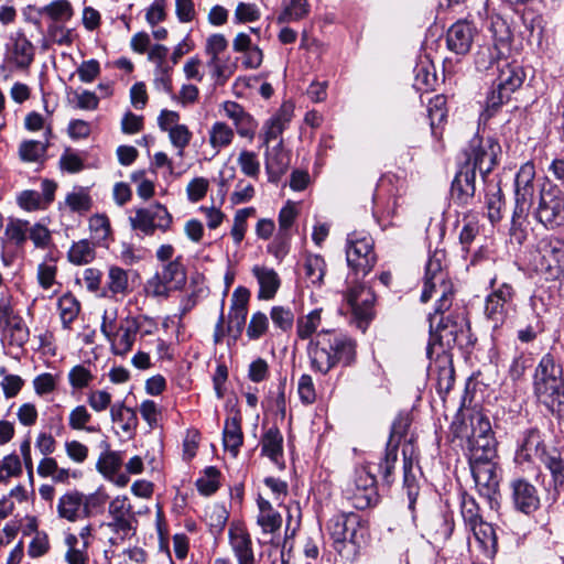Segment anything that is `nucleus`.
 Instances as JSON below:
<instances>
[{
	"label": "nucleus",
	"instance_id": "nucleus-21",
	"mask_svg": "<svg viewBox=\"0 0 564 564\" xmlns=\"http://www.w3.org/2000/svg\"><path fill=\"white\" fill-rule=\"evenodd\" d=\"M534 177L535 169L531 162L524 163L518 171L514 180V195L517 205H532L534 195Z\"/></svg>",
	"mask_w": 564,
	"mask_h": 564
},
{
	"label": "nucleus",
	"instance_id": "nucleus-17",
	"mask_svg": "<svg viewBox=\"0 0 564 564\" xmlns=\"http://www.w3.org/2000/svg\"><path fill=\"white\" fill-rule=\"evenodd\" d=\"M378 465L379 463L373 465L367 464L356 469L352 486L356 487V489L364 490V496H360L356 502L357 509H366L377 500V477L373 474V467L379 469ZM378 471L381 475V471Z\"/></svg>",
	"mask_w": 564,
	"mask_h": 564
},
{
	"label": "nucleus",
	"instance_id": "nucleus-8",
	"mask_svg": "<svg viewBox=\"0 0 564 564\" xmlns=\"http://www.w3.org/2000/svg\"><path fill=\"white\" fill-rule=\"evenodd\" d=\"M186 283V270L182 263V257L175 258L163 264L145 283V292L153 297H167L172 291L182 289Z\"/></svg>",
	"mask_w": 564,
	"mask_h": 564
},
{
	"label": "nucleus",
	"instance_id": "nucleus-11",
	"mask_svg": "<svg viewBox=\"0 0 564 564\" xmlns=\"http://www.w3.org/2000/svg\"><path fill=\"white\" fill-rule=\"evenodd\" d=\"M172 223V215L160 203L147 208H138L135 215L130 217L132 229L139 230L145 236H152L156 229L166 232Z\"/></svg>",
	"mask_w": 564,
	"mask_h": 564
},
{
	"label": "nucleus",
	"instance_id": "nucleus-13",
	"mask_svg": "<svg viewBox=\"0 0 564 564\" xmlns=\"http://www.w3.org/2000/svg\"><path fill=\"white\" fill-rule=\"evenodd\" d=\"M345 299L351 308L358 328L365 330L375 315L373 303L376 297L373 292L362 284H355L349 288Z\"/></svg>",
	"mask_w": 564,
	"mask_h": 564
},
{
	"label": "nucleus",
	"instance_id": "nucleus-39",
	"mask_svg": "<svg viewBox=\"0 0 564 564\" xmlns=\"http://www.w3.org/2000/svg\"><path fill=\"white\" fill-rule=\"evenodd\" d=\"M110 416L112 422L119 423L124 432H131L138 426L137 412L121 402L111 405Z\"/></svg>",
	"mask_w": 564,
	"mask_h": 564
},
{
	"label": "nucleus",
	"instance_id": "nucleus-32",
	"mask_svg": "<svg viewBox=\"0 0 564 564\" xmlns=\"http://www.w3.org/2000/svg\"><path fill=\"white\" fill-rule=\"evenodd\" d=\"M454 531V520L447 513H437L427 522V533L435 542L447 541Z\"/></svg>",
	"mask_w": 564,
	"mask_h": 564
},
{
	"label": "nucleus",
	"instance_id": "nucleus-48",
	"mask_svg": "<svg viewBox=\"0 0 564 564\" xmlns=\"http://www.w3.org/2000/svg\"><path fill=\"white\" fill-rule=\"evenodd\" d=\"M284 10L278 18L279 23L297 21L307 13L306 0H283Z\"/></svg>",
	"mask_w": 564,
	"mask_h": 564
},
{
	"label": "nucleus",
	"instance_id": "nucleus-62",
	"mask_svg": "<svg viewBox=\"0 0 564 564\" xmlns=\"http://www.w3.org/2000/svg\"><path fill=\"white\" fill-rule=\"evenodd\" d=\"M112 395L106 390H95L88 393L87 403L96 412H104L110 405Z\"/></svg>",
	"mask_w": 564,
	"mask_h": 564
},
{
	"label": "nucleus",
	"instance_id": "nucleus-40",
	"mask_svg": "<svg viewBox=\"0 0 564 564\" xmlns=\"http://www.w3.org/2000/svg\"><path fill=\"white\" fill-rule=\"evenodd\" d=\"M57 306L64 328H69L79 314V302L72 294H64L59 297Z\"/></svg>",
	"mask_w": 564,
	"mask_h": 564
},
{
	"label": "nucleus",
	"instance_id": "nucleus-57",
	"mask_svg": "<svg viewBox=\"0 0 564 564\" xmlns=\"http://www.w3.org/2000/svg\"><path fill=\"white\" fill-rule=\"evenodd\" d=\"M65 202L72 212H76L79 214L88 212L91 207V198L83 189L69 193L66 196Z\"/></svg>",
	"mask_w": 564,
	"mask_h": 564
},
{
	"label": "nucleus",
	"instance_id": "nucleus-59",
	"mask_svg": "<svg viewBox=\"0 0 564 564\" xmlns=\"http://www.w3.org/2000/svg\"><path fill=\"white\" fill-rule=\"evenodd\" d=\"M455 381V371L452 364L440 367L436 377V389L440 394H446L451 391Z\"/></svg>",
	"mask_w": 564,
	"mask_h": 564
},
{
	"label": "nucleus",
	"instance_id": "nucleus-44",
	"mask_svg": "<svg viewBox=\"0 0 564 564\" xmlns=\"http://www.w3.org/2000/svg\"><path fill=\"white\" fill-rule=\"evenodd\" d=\"M234 139V130L225 122L217 121L209 130V143L214 149L228 147Z\"/></svg>",
	"mask_w": 564,
	"mask_h": 564
},
{
	"label": "nucleus",
	"instance_id": "nucleus-28",
	"mask_svg": "<svg viewBox=\"0 0 564 564\" xmlns=\"http://www.w3.org/2000/svg\"><path fill=\"white\" fill-rule=\"evenodd\" d=\"M252 273L260 286L258 297L260 300L273 299L281 284L278 273L273 269L263 265H254Z\"/></svg>",
	"mask_w": 564,
	"mask_h": 564
},
{
	"label": "nucleus",
	"instance_id": "nucleus-35",
	"mask_svg": "<svg viewBox=\"0 0 564 564\" xmlns=\"http://www.w3.org/2000/svg\"><path fill=\"white\" fill-rule=\"evenodd\" d=\"M322 323V308H315L296 321V335L300 339H312Z\"/></svg>",
	"mask_w": 564,
	"mask_h": 564
},
{
	"label": "nucleus",
	"instance_id": "nucleus-3",
	"mask_svg": "<svg viewBox=\"0 0 564 564\" xmlns=\"http://www.w3.org/2000/svg\"><path fill=\"white\" fill-rule=\"evenodd\" d=\"M327 530L337 553L346 561H355L365 543L367 531L360 517L354 512L336 514L329 520Z\"/></svg>",
	"mask_w": 564,
	"mask_h": 564
},
{
	"label": "nucleus",
	"instance_id": "nucleus-7",
	"mask_svg": "<svg viewBox=\"0 0 564 564\" xmlns=\"http://www.w3.org/2000/svg\"><path fill=\"white\" fill-rule=\"evenodd\" d=\"M346 260L356 276H366L377 262L372 238L362 232L349 234L346 243Z\"/></svg>",
	"mask_w": 564,
	"mask_h": 564
},
{
	"label": "nucleus",
	"instance_id": "nucleus-27",
	"mask_svg": "<svg viewBox=\"0 0 564 564\" xmlns=\"http://www.w3.org/2000/svg\"><path fill=\"white\" fill-rule=\"evenodd\" d=\"M549 452L542 441L541 434L536 429L528 430L518 449V456L524 460L540 459L542 460Z\"/></svg>",
	"mask_w": 564,
	"mask_h": 564
},
{
	"label": "nucleus",
	"instance_id": "nucleus-23",
	"mask_svg": "<svg viewBox=\"0 0 564 564\" xmlns=\"http://www.w3.org/2000/svg\"><path fill=\"white\" fill-rule=\"evenodd\" d=\"M506 61L496 43L479 45L474 55L475 68L480 74H488L498 69Z\"/></svg>",
	"mask_w": 564,
	"mask_h": 564
},
{
	"label": "nucleus",
	"instance_id": "nucleus-22",
	"mask_svg": "<svg viewBox=\"0 0 564 564\" xmlns=\"http://www.w3.org/2000/svg\"><path fill=\"white\" fill-rule=\"evenodd\" d=\"M476 173L469 165H464L456 174L452 183V197L460 205H467L475 195Z\"/></svg>",
	"mask_w": 564,
	"mask_h": 564
},
{
	"label": "nucleus",
	"instance_id": "nucleus-41",
	"mask_svg": "<svg viewBox=\"0 0 564 564\" xmlns=\"http://www.w3.org/2000/svg\"><path fill=\"white\" fill-rule=\"evenodd\" d=\"M65 544L68 547L65 554L68 564H88L87 549L89 541L83 542L82 547H79L78 538L75 534H68L65 538Z\"/></svg>",
	"mask_w": 564,
	"mask_h": 564
},
{
	"label": "nucleus",
	"instance_id": "nucleus-33",
	"mask_svg": "<svg viewBox=\"0 0 564 564\" xmlns=\"http://www.w3.org/2000/svg\"><path fill=\"white\" fill-rule=\"evenodd\" d=\"M531 206L517 205L514 206L511 226L509 229L511 240L518 245H522L528 237L527 231V217Z\"/></svg>",
	"mask_w": 564,
	"mask_h": 564
},
{
	"label": "nucleus",
	"instance_id": "nucleus-38",
	"mask_svg": "<svg viewBox=\"0 0 564 564\" xmlns=\"http://www.w3.org/2000/svg\"><path fill=\"white\" fill-rule=\"evenodd\" d=\"M95 256V245L87 239L74 242L67 253L69 262L76 265L91 262Z\"/></svg>",
	"mask_w": 564,
	"mask_h": 564
},
{
	"label": "nucleus",
	"instance_id": "nucleus-56",
	"mask_svg": "<svg viewBox=\"0 0 564 564\" xmlns=\"http://www.w3.org/2000/svg\"><path fill=\"white\" fill-rule=\"evenodd\" d=\"M274 326L281 330H290L294 323V314L291 308L284 306H273L270 313Z\"/></svg>",
	"mask_w": 564,
	"mask_h": 564
},
{
	"label": "nucleus",
	"instance_id": "nucleus-36",
	"mask_svg": "<svg viewBox=\"0 0 564 564\" xmlns=\"http://www.w3.org/2000/svg\"><path fill=\"white\" fill-rule=\"evenodd\" d=\"M412 458L408 457L406 451L403 448V488L406 491L410 510H414L420 490L416 478L412 474Z\"/></svg>",
	"mask_w": 564,
	"mask_h": 564
},
{
	"label": "nucleus",
	"instance_id": "nucleus-60",
	"mask_svg": "<svg viewBox=\"0 0 564 564\" xmlns=\"http://www.w3.org/2000/svg\"><path fill=\"white\" fill-rule=\"evenodd\" d=\"M473 531L476 540L485 547L489 544H496L495 529L490 523L485 522L482 519L475 527L468 528Z\"/></svg>",
	"mask_w": 564,
	"mask_h": 564
},
{
	"label": "nucleus",
	"instance_id": "nucleus-51",
	"mask_svg": "<svg viewBox=\"0 0 564 564\" xmlns=\"http://www.w3.org/2000/svg\"><path fill=\"white\" fill-rule=\"evenodd\" d=\"M550 470L555 487L564 485V460L558 453L553 451L549 453L542 460Z\"/></svg>",
	"mask_w": 564,
	"mask_h": 564
},
{
	"label": "nucleus",
	"instance_id": "nucleus-4",
	"mask_svg": "<svg viewBox=\"0 0 564 564\" xmlns=\"http://www.w3.org/2000/svg\"><path fill=\"white\" fill-rule=\"evenodd\" d=\"M497 70L498 76L494 80V88L486 99V112L489 117L522 86L525 77L521 66L508 61L503 62Z\"/></svg>",
	"mask_w": 564,
	"mask_h": 564
},
{
	"label": "nucleus",
	"instance_id": "nucleus-34",
	"mask_svg": "<svg viewBox=\"0 0 564 564\" xmlns=\"http://www.w3.org/2000/svg\"><path fill=\"white\" fill-rule=\"evenodd\" d=\"M29 221L10 218L6 225L3 241L21 248L28 240Z\"/></svg>",
	"mask_w": 564,
	"mask_h": 564
},
{
	"label": "nucleus",
	"instance_id": "nucleus-26",
	"mask_svg": "<svg viewBox=\"0 0 564 564\" xmlns=\"http://www.w3.org/2000/svg\"><path fill=\"white\" fill-rule=\"evenodd\" d=\"M84 494L72 490L64 494L57 502V514L69 522H75L84 517Z\"/></svg>",
	"mask_w": 564,
	"mask_h": 564
},
{
	"label": "nucleus",
	"instance_id": "nucleus-52",
	"mask_svg": "<svg viewBox=\"0 0 564 564\" xmlns=\"http://www.w3.org/2000/svg\"><path fill=\"white\" fill-rule=\"evenodd\" d=\"M91 420V414L88 412L85 405L75 406L68 416V425L72 430L87 431L89 433L95 432V427L87 426V423Z\"/></svg>",
	"mask_w": 564,
	"mask_h": 564
},
{
	"label": "nucleus",
	"instance_id": "nucleus-42",
	"mask_svg": "<svg viewBox=\"0 0 564 564\" xmlns=\"http://www.w3.org/2000/svg\"><path fill=\"white\" fill-rule=\"evenodd\" d=\"M13 55L19 67H28L34 58V46L23 34L14 39Z\"/></svg>",
	"mask_w": 564,
	"mask_h": 564
},
{
	"label": "nucleus",
	"instance_id": "nucleus-45",
	"mask_svg": "<svg viewBox=\"0 0 564 564\" xmlns=\"http://www.w3.org/2000/svg\"><path fill=\"white\" fill-rule=\"evenodd\" d=\"M460 513L467 528L475 527L482 519L475 498L466 492L462 495Z\"/></svg>",
	"mask_w": 564,
	"mask_h": 564
},
{
	"label": "nucleus",
	"instance_id": "nucleus-47",
	"mask_svg": "<svg viewBox=\"0 0 564 564\" xmlns=\"http://www.w3.org/2000/svg\"><path fill=\"white\" fill-rule=\"evenodd\" d=\"M54 21H67L73 17V8L68 0H55L39 10Z\"/></svg>",
	"mask_w": 564,
	"mask_h": 564
},
{
	"label": "nucleus",
	"instance_id": "nucleus-1",
	"mask_svg": "<svg viewBox=\"0 0 564 564\" xmlns=\"http://www.w3.org/2000/svg\"><path fill=\"white\" fill-rule=\"evenodd\" d=\"M444 259L443 251H435L425 265L421 301L425 303L433 296H437L435 311L429 315L431 333L429 355L435 344L443 349H452L456 346L464 348L473 343L470 326L463 313L452 312L444 316L452 307L454 300V286L444 270Z\"/></svg>",
	"mask_w": 564,
	"mask_h": 564
},
{
	"label": "nucleus",
	"instance_id": "nucleus-25",
	"mask_svg": "<svg viewBox=\"0 0 564 564\" xmlns=\"http://www.w3.org/2000/svg\"><path fill=\"white\" fill-rule=\"evenodd\" d=\"M291 158L288 151L283 149L282 141L265 152V170L270 182H278L288 171Z\"/></svg>",
	"mask_w": 564,
	"mask_h": 564
},
{
	"label": "nucleus",
	"instance_id": "nucleus-61",
	"mask_svg": "<svg viewBox=\"0 0 564 564\" xmlns=\"http://www.w3.org/2000/svg\"><path fill=\"white\" fill-rule=\"evenodd\" d=\"M248 312L240 311H234L230 310L228 314V326H227V334L232 338L234 341H236L246 325V318H247Z\"/></svg>",
	"mask_w": 564,
	"mask_h": 564
},
{
	"label": "nucleus",
	"instance_id": "nucleus-5",
	"mask_svg": "<svg viewBox=\"0 0 564 564\" xmlns=\"http://www.w3.org/2000/svg\"><path fill=\"white\" fill-rule=\"evenodd\" d=\"M491 292L486 296L484 314L494 328L502 326L514 311V288L507 282L498 283L497 276L489 281Z\"/></svg>",
	"mask_w": 564,
	"mask_h": 564
},
{
	"label": "nucleus",
	"instance_id": "nucleus-50",
	"mask_svg": "<svg viewBox=\"0 0 564 564\" xmlns=\"http://www.w3.org/2000/svg\"><path fill=\"white\" fill-rule=\"evenodd\" d=\"M107 288L113 295L126 294L129 288L127 271L119 267H111L108 272Z\"/></svg>",
	"mask_w": 564,
	"mask_h": 564
},
{
	"label": "nucleus",
	"instance_id": "nucleus-15",
	"mask_svg": "<svg viewBox=\"0 0 564 564\" xmlns=\"http://www.w3.org/2000/svg\"><path fill=\"white\" fill-rule=\"evenodd\" d=\"M534 391L550 411L561 413L564 411V380L562 377L534 381Z\"/></svg>",
	"mask_w": 564,
	"mask_h": 564
},
{
	"label": "nucleus",
	"instance_id": "nucleus-49",
	"mask_svg": "<svg viewBox=\"0 0 564 564\" xmlns=\"http://www.w3.org/2000/svg\"><path fill=\"white\" fill-rule=\"evenodd\" d=\"M553 377H562V367L555 362L551 354H546L542 357L535 369L534 381H540V379L549 380V378L553 379Z\"/></svg>",
	"mask_w": 564,
	"mask_h": 564
},
{
	"label": "nucleus",
	"instance_id": "nucleus-58",
	"mask_svg": "<svg viewBox=\"0 0 564 564\" xmlns=\"http://www.w3.org/2000/svg\"><path fill=\"white\" fill-rule=\"evenodd\" d=\"M169 137L174 147L178 149V155L182 156L185 147L189 143L192 133L185 124H175L170 128Z\"/></svg>",
	"mask_w": 564,
	"mask_h": 564
},
{
	"label": "nucleus",
	"instance_id": "nucleus-55",
	"mask_svg": "<svg viewBox=\"0 0 564 564\" xmlns=\"http://www.w3.org/2000/svg\"><path fill=\"white\" fill-rule=\"evenodd\" d=\"M219 475L220 473L216 467H207L205 469V476L196 481L198 491L205 496L216 492L219 486Z\"/></svg>",
	"mask_w": 564,
	"mask_h": 564
},
{
	"label": "nucleus",
	"instance_id": "nucleus-46",
	"mask_svg": "<svg viewBox=\"0 0 564 564\" xmlns=\"http://www.w3.org/2000/svg\"><path fill=\"white\" fill-rule=\"evenodd\" d=\"M47 144L41 141H23L19 147L20 159L24 162H40L45 156Z\"/></svg>",
	"mask_w": 564,
	"mask_h": 564
},
{
	"label": "nucleus",
	"instance_id": "nucleus-24",
	"mask_svg": "<svg viewBox=\"0 0 564 564\" xmlns=\"http://www.w3.org/2000/svg\"><path fill=\"white\" fill-rule=\"evenodd\" d=\"M229 542L238 564H256L250 534L241 527L229 529Z\"/></svg>",
	"mask_w": 564,
	"mask_h": 564
},
{
	"label": "nucleus",
	"instance_id": "nucleus-54",
	"mask_svg": "<svg viewBox=\"0 0 564 564\" xmlns=\"http://www.w3.org/2000/svg\"><path fill=\"white\" fill-rule=\"evenodd\" d=\"M237 162L245 175L251 178H258L260 174V162L254 152L247 150L241 151Z\"/></svg>",
	"mask_w": 564,
	"mask_h": 564
},
{
	"label": "nucleus",
	"instance_id": "nucleus-64",
	"mask_svg": "<svg viewBox=\"0 0 564 564\" xmlns=\"http://www.w3.org/2000/svg\"><path fill=\"white\" fill-rule=\"evenodd\" d=\"M297 392L301 401L305 404H312L316 400L314 382L310 375H302L300 377Z\"/></svg>",
	"mask_w": 564,
	"mask_h": 564
},
{
	"label": "nucleus",
	"instance_id": "nucleus-63",
	"mask_svg": "<svg viewBox=\"0 0 564 564\" xmlns=\"http://www.w3.org/2000/svg\"><path fill=\"white\" fill-rule=\"evenodd\" d=\"M91 372L82 365L73 367L68 373V380L73 388L83 389L93 380Z\"/></svg>",
	"mask_w": 564,
	"mask_h": 564
},
{
	"label": "nucleus",
	"instance_id": "nucleus-30",
	"mask_svg": "<svg viewBox=\"0 0 564 564\" xmlns=\"http://www.w3.org/2000/svg\"><path fill=\"white\" fill-rule=\"evenodd\" d=\"M469 463L495 460L497 458V441L495 436L468 442Z\"/></svg>",
	"mask_w": 564,
	"mask_h": 564
},
{
	"label": "nucleus",
	"instance_id": "nucleus-37",
	"mask_svg": "<svg viewBox=\"0 0 564 564\" xmlns=\"http://www.w3.org/2000/svg\"><path fill=\"white\" fill-rule=\"evenodd\" d=\"M539 250L544 259H550L547 268L564 265V242L562 240H542Z\"/></svg>",
	"mask_w": 564,
	"mask_h": 564
},
{
	"label": "nucleus",
	"instance_id": "nucleus-6",
	"mask_svg": "<svg viewBox=\"0 0 564 564\" xmlns=\"http://www.w3.org/2000/svg\"><path fill=\"white\" fill-rule=\"evenodd\" d=\"M533 217L547 229L564 223V193L557 185L549 181L542 185Z\"/></svg>",
	"mask_w": 564,
	"mask_h": 564
},
{
	"label": "nucleus",
	"instance_id": "nucleus-16",
	"mask_svg": "<svg viewBox=\"0 0 564 564\" xmlns=\"http://www.w3.org/2000/svg\"><path fill=\"white\" fill-rule=\"evenodd\" d=\"M511 500L513 507L524 513L531 514L540 507V498L536 488L523 478L513 479L510 482Z\"/></svg>",
	"mask_w": 564,
	"mask_h": 564
},
{
	"label": "nucleus",
	"instance_id": "nucleus-10",
	"mask_svg": "<svg viewBox=\"0 0 564 564\" xmlns=\"http://www.w3.org/2000/svg\"><path fill=\"white\" fill-rule=\"evenodd\" d=\"M500 150L499 144L492 139H482L474 137L466 150V164L470 170L479 171L485 177L489 174L497 162V153Z\"/></svg>",
	"mask_w": 564,
	"mask_h": 564
},
{
	"label": "nucleus",
	"instance_id": "nucleus-14",
	"mask_svg": "<svg viewBox=\"0 0 564 564\" xmlns=\"http://www.w3.org/2000/svg\"><path fill=\"white\" fill-rule=\"evenodd\" d=\"M111 521L106 525L115 533H121V538L126 539L130 531L135 533L137 523L132 506L126 496H118L112 499L108 508Z\"/></svg>",
	"mask_w": 564,
	"mask_h": 564
},
{
	"label": "nucleus",
	"instance_id": "nucleus-18",
	"mask_svg": "<svg viewBox=\"0 0 564 564\" xmlns=\"http://www.w3.org/2000/svg\"><path fill=\"white\" fill-rule=\"evenodd\" d=\"M476 487L480 495L490 498L499 487L497 463L495 460L469 463Z\"/></svg>",
	"mask_w": 564,
	"mask_h": 564
},
{
	"label": "nucleus",
	"instance_id": "nucleus-20",
	"mask_svg": "<svg viewBox=\"0 0 564 564\" xmlns=\"http://www.w3.org/2000/svg\"><path fill=\"white\" fill-rule=\"evenodd\" d=\"M457 437H466L467 442L494 436L489 419L481 412H473L467 421H463L456 430Z\"/></svg>",
	"mask_w": 564,
	"mask_h": 564
},
{
	"label": "nucleus",
	"instance_id": "nucleus-19",
	"mask_svg": "<svg viewBox=\"0 0 564 564\" xmlns=\"http://www.w3.org/2000/svg\"><path fill=\"white\" fill-rule=\"evenodd\" d=\"M476 34V28L473 23L466 20H459L455 22L446 34V44L449 51L456 54H466L469 52L474 37Z\"/></svg>",
	"mask_w": 564,
	"mask_h": 564
},
{
	"label": "nucleus",
	"instance_id": "nucleus-2",
	"mask_svg": "<svg viewBox=\"0 0 564 564\" xmlns=\"http://www.w3.org/2000/svg\"><path fill=\"white\" fill-rule=\"evenodd\" d=\"M307 354L314 370L326 375L337 364L349 366L356 357V343L343 333L322 329L311 339Z\"/></svg>",
	"mask_w": 564,
	"mask_h": 564
},
{
	"label": "nucleus",
	"instance_id": "nucleus-43",
	"mask_svg": "<svg viewBox=\"0 0 564 564\" xmlns=\"http://www.w3.org/2000/svg\"><path fill=\"white\" fill-rule=\"evenodd\" d=\"M325 261L321 256H307L304 261V272L306 280L311 284L319 286L323 283L325 275Z\"/></svg>",
	"mask_w": 564,
	"mask_h": 564
},
{
	"label": "nucleus",
	"instance_id": "nucleus-31",
	"mask_svg": "<svg viewBox=\"0 0 564 564\" xmlns=\"http://www.w3.org/2000/svg\"><path fill=\"white\" fill-rule=\"evenodd\" d=\"M223 442L226 449L236 456L243 442V434L241 431V419L238 415L228 417L225 421Z\"/></svg>",
	"mask_w": 564,
	"mask_h": 564
},
{
	"label": "nucleus",
	"instance_id": "nucleus-29",
	"mask_svg": "<svg viewBox=\"0 0 564 564\" xmlns=\"http://www.w3.org/2000/svg\"><path fill=\"white\" fill-rule=\"evenodd\" d=\"M261 453L274 464L283 457V435L276 426L269 427L261 437Z\"/></svg>",
	"mask_w": 564,
	"mask_h": 564
},
{
	"label": "nucleus",
	"instance_id": "nucleus-53",
	"mask_svg": "<svg viewBox=\"0 0 564 564\" xmlns=\"http://www.w3.org/2000/svg\"><path fill=\"white\" fill-rule=\"evenodd\" d=\"M254 212L256 209L253 207H247L236 212L231 228V236L236 245H239L243 240L247 230V219L253 215Z\"/></svg>",
	"mask_w": 564,
	"mask_h": 564
},
{
	"label": "nucleus",
	"instance_id": "nucleus-9",
	"mask_svg": "<svg viewBox=\"0 0 564 564\" xmlns=\"http://www.w3.org/2000/svg\"><path fill=\"white\" fill-rule=\"evenodd\" d=\"M100 330L110 343L113 355L126 356L131 351L135 341L137 332L134 324L131 323L130 316H127L117 326L116 314L108 316L107 312L102 316Z\"/></svg>",
	"mask_w": 564,
	"mask_h": 564
},
{
	"label": "nucleus",
	"instance_id": "nucleus-12",
	"mask_svg": "<svg viewBox=\"0 0 564 564\" xmlns=\"http://www.w3.org/2000/svg\"><path fill=\"white\" fill-rule=\"evenodd\" d=\"M410 422L408 417L399 416L391 426L390 438L387 443L384 456L380 458L378 465L381 471V479L387 486H390L393 481V470L398 462L399 443L406 434Z\"/></svg>",
	"mask_w": 564,
	"mask_h": 564
}]
</instances>
